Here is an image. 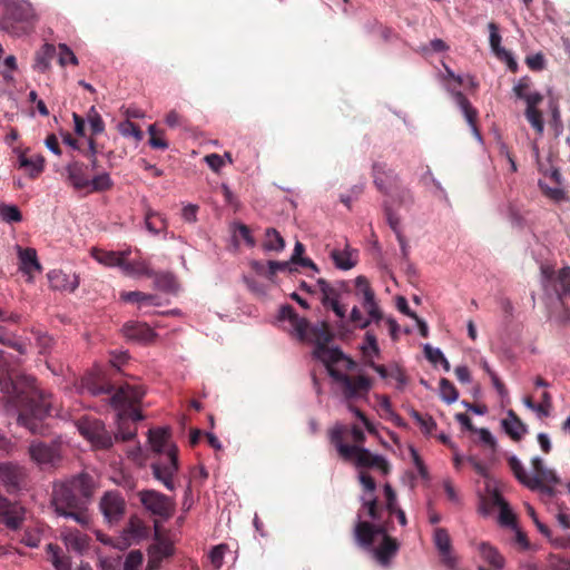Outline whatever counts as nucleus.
I'll use <instances>...</instances> for the list:
<instances>
[{
	"mask_svg": "<svg viewBox=\"0 0 570 570\" xmlns=\"http://www.w3.org/2000/svg\"><path fill=\"white\" fill-rule=\"evenodd\" d=\"M169 436L166 428L151 429L148 432V442L155 454L150 463L153 475L168 491H174L176 488L174 476L179 469L178 449L169 441Z\"/></svg>",
	"mask_w": 570,
	"mask_h": 570,
	"instance_id": "nucleus-5",
	"label": "nucleus"
},
{
	"mask_svg": "<svg viewBox=\"0 0 570 570\" xmlns=\"http://www.w3.org/2000/svg\"><path fill=\"white\" fill-rule=\"evenodd\" d=\"M118 130L124 137H134L137 141H140L144 137L142 131L139 126L131 122L130 120H125L119 122Z\"/></svg>",
	"mask_w": 570,
	"mask_h": 570,
	"instance_id": "nucleus-43",
	"label": "nucleus"
},
{
	"mask_svg": "<svg viewBox=\"0 0 570 570\" xmlns=\"http://www.w3.org/2000/svg\"><path fill=\"white\" fill-rule=\"evenodd\" d=\"M424 355L434 365L440 363V361L444 357L440 348H434L429 344L424 346Z\"/></svg>",
	"mask_w": 570,
	"mask_h": 570,
	"instance_id": "nucleus-61",
	"label": "nucleus"
},
{
	"mask_svg": "<svg viewBox=\"0 0 570 570\" xmlns=\"http://www.w3.org/2000/svg\"><path fill=\"white\" fill-rule=\"evenodd\" d=\"M507 434L514 441H519L528 432L527 425L521 421L513 410L508 411V416L502 421Z\"/></svg>",
	"mask_w": 570,
	"mask_h": 570,
	"instance_id": "nucleus-23",
	"label": "nucleus"
},
{
	"mask_svg": "<svg viewBox=\"0 0 570 570\" xmlns=\"http://www.w3.org/2000/svg\"><path fill=\"white\" fill-rule=\"evenodd\" d=\"M35 12L27 1H13L6 6L2 27L16 35L27 33L32 28Z\"/></svg>",
	"mask_w": 570,
	"mask_h": 570,
	"instance_id": "nucleus-8",
	"label": "nucleus"
},
{
	"mask_svg": "<svg viewBox=\"0 0 570 570\" xmlns=\"http://www.w3.org/2000/svg\"><path fill=\"white\" fill-rule=\"evenodd\" d=\"M542 286L546 295L553 296L560 311L550 312L549 317L559 324H567L570 320V311L563 303V297H570V267L566 266L556 272L552 267L542 265Z\"/></svg>",
	"mask_w": 570,
	"mask_h": 570,
	"instance_id": "nucleus-7",
	"label": "nucleus"
},
{
	"mask_svg": "<svg viewBox=\"0 0 570 570\" xmlns=\"http://www.w3.org/2000/svg\"><path fill=\"white\" fill-rule=\"evenodd\" d=\"M67 183L73 187L75 190H87L90 181L89 167L78 160L70 161L66 166Z\"/></svg>",
	"mask_w": 570,
	"mask_h": 570,
	"instance_id": "nucleus-17",
	"label": "nucleus"
},
{
	"mask_svg": "<svg viewBox=\"0 0 570 570\" xmlns=\"http://www.w3.org/2000/svg\"><path fill=\"white\" fill-rule=\"evenodd\" d=\"M373 181L375 187L383 194H387L396 180L394 173L386 168L385 164L373 165Z\"/></svg>",
	"mask_w": 570,
	"mask_h": 570,
	"instance_id": "nucleus-21",
	"label": "nucleus"
},
{
	"mask_svg": "<svg viewBox=\"0 0 570 570\" xmlns=\"http://www.w3.org/2000/svg\"><path fill=\"white\" fill-rule=\"evenodd\" d=\"M165 122L170 128H175L178 126H183V127L187 126V120L181 115H179L176 110H170L166 115Z\"/></svg>",
	"mask_w": 570,
	"mask_h": 570,
	"instance_id": "nucleus-58",
	"label": "nucleus"
},
{
	"mask_svg": "<svg viewBox=\"0 0 570 570\" xmlns=\"http://www.w3.org/2000/svg\"><path fill=\"white\" fill-rule=\"evenodd\" d=\"M121 331L126 338L139 343H149L156 337L155 332L148 324L136 321L125 323Z\"/></svg>",
	"mask_w": 570,
	"mask_h": 570,
	"instance_id": "nucleus-19",
	"label": "nucleus"
},
{
	"mask_svg": "<svg viewBox=\"0 0 570 570\" xmlns=\"http://www.w3.org/2000/svg\"><path fill=\"white\" fill-rule=\"evenodd\" d=\"M440 394L444 402L451 404L459 397V392L448 379H441L440 381Z\"/></svg>",
	"mask_w": 570,
	"mask_h": 570,
	"instance_id": "nucleus-40",
	"label": "nucleus"
},
{
	"mask_svg": "<svg viewBox=\"0 0 570 570\" xmlns=\"http://www.w3.org/2000/svg\"><path fill=\"white\" fill-rule=\"evenodd\" d=\"M149 145L154 149H167L168 142L163 138L164 131H158L156 125L153 124L148 127Z\"/></svg>",
	"mask_w": 570,
	"mask_h": 570,
	"instance_id": "nucleus-45",
	"label": "nucleus"
},
{
	"mask_svg": "<svg viewBox=\"0 0 570 570\" xmlns=\"http://www.w3.org/2000/svg\"><path fill=\"white\" fill-rule=\"evenodd\" d=\"M539 186L542 193L556 203H560L567 199L566 193L560 187H549L544 183L539 181Z\"/></svg>",
	"mask_w": 570,
	"mask_h": 570,
	"instance_id": "nucleus-47",
	"label": "nucleus"
},
{
	"mask_svg": "<svg viewBox=\"0 0 570 570\" xmlns=\"http://www.w3.org/2000/svg\"><path fill=\"white\" fill-rule=\"evenodd\" d=\"M355 295L362 297L363 307L376 302L375 293L372 289L368 279L363 275L355 278Z\"/></svg>",
	"mask_w": 570,
	"mask_h": 570,
	"instance_id": "nucleus-32",
	"label": "nucleus"
},
{
	"mask_svg": "<svg viewBox=\"0 0 570 570\" xmlns=\"http://www.w3.org/2000/svg\"><path fill=\"white\" fill-rule=\"evenodd\" d=\"M291 264H292L291 261H288V262L268 261V279H273V277L278 272H285V271L292 272V268L289 266Z\"/></svg>",
	"mask_w": 570,
	"mask_h": 570,
	"instance_id": "nucleus-54",
	"label": "nucleus"
},
{
	"mask_svg": "<svg viewBox=\"0 0 570 570\" xmlns=\"http://www.w3.org/2000/svg\"><path fill=\"white\" fill-rule=\"evenodd\" d=\"M454 99H455L456 105L462 110L468 124L472 127V129L475 132H478V128H476L478 111H476V109L471 105V102L469 101L466 96L461 91H456L454 94Z\"/></svg>",
	"mask_w": 570,
	"mask_h": 570,
	"instance_id": "nucleus-30",
	"label": "nucleus"
},
{
	"mask_svg": "<svg viewBox=\"0 0 570 570\" xmlns=\"http://www.w3.org/2000/svg\"><path fill=\"white\" fill-rule=\"evenodd\" d=\"M476 433H479L480 441L491 448L493 451L495 450L497 442L491 432L488 429H476Z\"/></svg>",
	"mask_w": 570,
	"mask_h": 570,
	"instance_id": "nucleus-64",
	"label": "nucleus"
},
{
	"mask_svg": "<svg viewBox=\"0 0 570 570\" xmlns=\"http://www.w3.org/2000/svg\"><path fill=\"white\" fill-rule=\"evenodd\" d=\"M45 159L41 156L28 158L24 155L19 157V166L29 169L30 177L35 178L43 170Z\"/></svg>",
	"mask_w": 570,
	"mask_h": 570,
	"instance_id": "nucleus-37",
	"label": "nucleus"
},
{
	"mask_svg": "<svg viewBox=\"0 0 570 570\" xmlns=\"http://www.w3.org/2000/svg\"><path fill=\"white\" fill-rule=\"evenodd\" d=\"M525 63L531 70L539 71L544 68V58L541 53H535L533 56L527 57Z\"/></svg>",
	"mask_w": 570,
	"mask_h": 570,
	"instance_id": "nucleus-62",
	"label": "nucleus"
},
{
	"mask_svg": "<svg viewBox=\"0 0 570 570\" xmlns=\"http://www.w3.org/2000/svg\"><path fill=\"white\" fill-rule=\"evenodd\" d=\"M317 285L320 287V291L322 293V297H326L327 298H336L338 299V292L336 288H334L333 286H331L324 278H318L317 279Z\"/></svg>",
	"mask_w": 570,
	"mask_h": 570,
	"instance_id": "nucleus-59",
	"label": "nucleus"
},
{
	"mask_svg": "<svg viewBox=\"0 0 570 570\" xmlns=\"http://www.w3.org/2000/svg\"><path fill=\"white\" fill-rule=\"evenodd\" d=\"M125 532L131 538H141L145 533V527L140 521L131 520Z\"/></svg>",
	"mask_w": 570,
	"mask_h": 570,
	"instance_id": "nucleus-63",
	"label": "nucleus"
},
{
	"mask_svg": "<svg viewBox=\"0 0 570 570\" xmlns=\"http://www.w3.org/2000/svg\"><path fill=\"white\" fill-rule=\"evenodd\" d=\"M100 510L110 523L117 522L125 513V501L118 492H107L100 500Z\"/></svg>",
	"mask_w": 570,
	"mask_h": 570,
	"instance_id": "nucleus-16",
	"label": "nucleus"
},
{
	"mask_svg": "<svg viewBox=\"0 0 570 570\" xmlns=\"http://www.w3.org/2000/svg\"><path fill=\"white\" fill-rule=\"evenodd\" d=\"M56 52L57 50L53 45L45 43L36 53L33 68L41 72L47 71Z\"/></svg>",
	"mask_w": 570,
	"mask_h": 570,
	"instance_id": "nucleus-31",
	"label": "nucleus"
},
{
	"mask_svg": "<svg viewBox=\"0 0 570 570\" xmlns=\"http://www.w3.org/2000/svg\"><path fill=\"white\" fill-rule=\"evenodd\" d=\"M370 549L381 566L389 567L400 549V543L393 537H385L376 548L372 546Z\"/></svg>",
	"mask_w": 570,
	"mask_h": 570,
	"instance_id": "nucleus-20",
	"label": "nucleus"
},
{
	"mask_svg": "<svg viewBox=\"0 0 570 570\" xmlns=\"http://www.w3.org/2000/svg\"><path fill=\"white\" fill-rule=\"evenodd\" d=\"M279 320L288 321L301 341L311 342L315 346L316 341L313 340V331L321 325H325L327 328H330L325 322H321L314 326H311L309 322L306 318L298 316L294 307L291 305L281 306Z\"/></svg>",
	"mask_w": 570,
	"mask_h": 570,
	"instance_id": "nucleus-13",
	"label": "nucleus"
},
{
	"mask_svg": "<svg viewBox=\"0 0 570 570\" xmlns=\"http://www.w3.org/2000/svg\"><path fill=\"white\" fill-rule=\"evenodd\" d=\"M156 540L157 541L148 548V557L157 558L163 561L174 554L175 549L169 540L159 538L158 535Z\"/></svg>",
	"mask_w": 570,
	"mask_h": 570,
	"instance_id": "nucleus-33",
	"label": "nucleus"
},
{
	"mask_svg": "<svg viewBox=\"0 0 570 570\" xmlns=\"http://www.w3.org/2000/svg\"><path fill=\"white\" fill-rule=\"evenodd\" d=\"M0 484L8 494H17L27 487L26 469L12 462L0 463Z\"/></svg>",
	"mask_w": 570,
	"mask_h": 570,
	"instance_id": "nucleus-12",
	"label": "nucleus"
},
{
	"mask_svg": "<svg viewBox=\"0 0 570 570\" xmlns=\"http://www.w3.org/2000/svg\"><path fill=\"white\" fill-rule=\"evenodd\" d=\"M534 475H530L528 488L532 491H539L543 497L552 498L556 494L553 485L560 483L559 476L553 470L544 466L543 460L535 456L531 460Z\"/></svg>",
	"mask_w": 570,
	"mask_h": 570,
	"instance_id": "nucleus-9",
	"label": "nucleus"
},
{
	"mask_svg": "<svg viewBox=\"0 0 570 570\" xmlns=\"http://www.w3.org/2000/svg\"><path fill=\"white\" fill-rule=\"evenodd\" d=\"M128 360L129 354L127 352H112L110 354L109 363L115 370L120 371L121 366L125 365Z\"/></svg>",
	"mask_w": 570,
	"mask_h": 570,
	"instance_id": "nucleus-57",
	"label": "nucleus"
},
{
	"mask_svg": "<svg viewBox=\"0 0 570 570\" xmlns=\"http://www.w3.org/2000/svg\"><path fill=\"white\" fill-rule=\"evenodd\" d=\"M266 239L263 244L264 249L281 252L285 247V240L275 228L266 229Z\"/></svg>",
	"mask_w": 570,
	"mask_h": 570,
	"instance_id": "nucleus-36",
	"label": "nucleus"
},
{
	"mask_svg": "<svg viewBox=\"0 0 570 570\" xmlns=\"http://www.w3.org/2000/svg\"><path fill=\"white\" fill-rule=\"evenodd\" d=\"M493 503L500 508L499 521L502 525L515 528L517 520L515 515L510 509L508 502L502 498L501 494L494 493Z\"/></svg>",
	"mask_w": 570,
	"mask_h": 570,
	"instance_id": "nucleus-34",
	"label": "nucleus"
},
{
	"mask_svg": "<svg viewBox=\"0 0 570 570\" xmlns=\"http://www.w3.org/2000/svg\"><path fill=\"white\" fill-rule=\"evenodd\" d=\"M389 527L386 523H370L358 520L354 528V537L358 546L368 549L374 544L377 535L385 538L389 535Z\"/></svg>",
	"mask_w": 570,
	"mask_h": 570,
	"instance_id": "nucleus-14",
	"label": "nucleus"
},
{
	"mask_svg": "<svg viewBox=\"0 0 570 570\" xmlns=\"http://www.w3.org/2000/svg\"><path fill=\"white\" fill-rule=\"evenodd\" d=\"M553 403L552 396L549 392L541 394V402L537 404V413L540 417H548L551 414Z\"/></svg>",
	"mask_w": 570,
	"mask_h": 570,
	"instance_id": "nucleus-46",
	"label": "nucleus"
},
{
	"mask_svg": "<svg viewBox=\"0 0 570 570\" xmlns=\"http://www.w3.org/2000/svg\"><path fill=\"white\" fill-rule=\"evenodd\" d=\"M61 442H32L29 446L31 460L41 469L56 468L62 459Z\"/></svg>",
	"mask_w": 570,
	"mask_h": 570,
	"instance_id": "nucleus-11",
	"label": "nucleus"
},
{
	"mask_svg": "<svg viewBox=\"0 0 570 570\" xmlns=\"http://www.w3.org/2000/svg\"><path fill=\"white\" fill-rule=\"evenodd\" d=\"M333 334L325 325H321L313 331V340L316 341L313 356L320 360L328 372V375L338 384L345 401L361 399L367 395L371 390V380L364 375L351 376L335 367L343 363L346 371H354L356 363L347 357L338 347H330L328 343L333 340Z\"/></svg>",
	"mask_w": 570,
	"mask_h": 570,
	"instance_id": "nucleus-3",
	"label": "nucleus"
},
{
	"mask_svg": "<svg viewBox=\"0 0 570 570\" xmlns=\"http://www.w3.org/2000/svg\"><path fill=\"white\" fill-rule=\"evenodd\" d=\"M508 465L513 472L517 480L528 488L530 475L524 470L520 460L517 456L512 455L508 458Z\"/></svg>",
	"mask_w": 570,
	"mask_h": 570,
	"instance_id": "nucleus-39",
	"label": "nucleus"
},
{
	"mask_svg": "<svg viewBox=\"0 0 570 570\" xmlns=\"http://www.w3.org/2000/svg\"><path fill=\"white\" fill-rule=\"evenodd\" d=\"M0 218L8 224L19 223L22 214L16 205H0Z\"/></svg>",
	"mask_w": 570,
	"mask_h": 570,
	"instance_id": "nucleus-41",
	"label": "nucleus"
},
{
	"mask_svg": "<svg viewBox=\"0 0 570 570\" xmlns=\"http://www.w3.org/2000/svg\"><path fill=\"white\" fill-rule=\"evenodd\" d=\"M531 79L529 77H522L518 83L513 87V92L519 99H524L530 92Z\"/></svg>",
	"mask_w": 570,
	"mask_h": 570,
	"instance_id": "nucleus-52",
	"label": "nucleus"
},
{
	"mask_svg": "<svg viewBox=\"0 0 570 570\" xmlns=\"http://www.w3.org/2000/svg\"><path fill=\"white\" fill-rule=\"evenodd\" d=\"M144 557L141 551L132 550L130 551L125 560V568L137 570L139 566L142 563Z\"/></svg>",
	"mask_w": 570,
	"mask_h": 570,
	"instance_id": "nucleus-53",
	"label": "nucleus"
},
{
	"mask_svg": "<svg viewBox=\"0 0 570 570\" xmlns=\"http://www.w3.org/2000/svg\"><path fill=\"white\" fill-rule=\"evenodd\" d=\"M138 498L142 507L153 515L160 520H168L175 513V501L156 490H141Z\"/></svg>",
	"mask_w": 570,
	"mask_h": 570,
	"instance_id": "nucleus-10",
	"label": "nucleus"
},
{
	"mask_svg": "<svg viewBox=\"0 0 570 570\" xmlns=\"http://www.w3.org/2000/svg\"><path fill=\"white\" fill-rule=\"evenodd\" d=\"M351 322L355 324L356 327L361 330H365L370 326L371 320H366L363 317L360 308L357 306H354L351 311L350 315Z\"/></svg>",
	"mask_w": 570,
	"mask_h": 570,
	"instance_id": "nucleus-55",
	"label": "nucleus"
},
{
	"mask_svg": "<svg viewBox=\"0 0 570 570\" xmlns=\"http://www.w3.org/2000/svg\"><path fill=\"white\" fill-rule=\"evenodd\" d=\"M50 285L53 289L75 292L79 286V282L75 276L69 279L68 275L60 271H52L48 274Z\"/></svg>",
	"mask_w": 570,
	"mask_h": 570,
	"instance_id": "nucleus-27",
	"label": "nucleus"
},
{
	"mask_svg": "<svg viewBox=\"0 0 570 570\" xmlns=\"http://www.w3.org/2000/svg\"><path fill=\"white\" fill-rule=\"evenodd\" d=\"M82 387L92 395L110 394L114 392V385L107 375L100 371L87 374L82 379Z\"/></svg>",
	"mask_w": 570,
	"mask_h": 570,
	"instance_id": "nucleus-18",
	"label": "nucleus"
},
{
	"mask_svg": "<svg viewBox=\"0 0 570 570\" xmlns=\"http://www.w3.org/2000/svg\"><path fill=\"white\" fill-rule=\"evenodd\" d=\"M358 481L366 492H370L372 494L376 490L375 480L367 472L361 471L358 473Z\"/></svg>",
	"mask_w": 570,
	"mask_h": 570,
	"instance_id": "nucleus-60",
	"label": "nucleus"
},
{
	"mask_svg": "<svg viewBox=\"0 0 570 570\" xmlns=\"http://www.w3.org/2000/svg\"><path fill=\"white\" fill-rule=\"evenodd\" d=\"M127 257H128V255L122 256V264L120 265L121 271L126 275L146 276V277H153L155 275L146 261L135 259V261L128 262Z\"/></svg>",
	"mask_w": 570,
	"mask_h": 570,
	"instance_id": "nucleus-26",
	"label": "nucleus"
},
{
	"mask_svg": "<svg viewBox=\"0 0 570 570\" xmlns=\"http://www.w3.org/2000/svg\"><path fill=\"white\" fill-rule=\"evenodd\" d=\"M141 385L124 384L112 393L111 406L118 411V431L112 435L106 430L105 424L95 417L82 416L77 421L79 433L97 449H109L114 440L129 441L136 436L137 429L128 424V420L137 422L142 420V414L137 405L145 396Z\"/></svg>",
	"mask_w": 570,
	"mask_h": 570,
	"instance_id": "nucleus-1",
	"label": "nucleus"
},
{
	"mask_svg": "<svg viewBox=\"0 0 570 570\" xmlns=\"http://www.w3.org/2000/svg\"><path fill=\"white\" fill-rule=\"evenodd\" d=\"M331 258L335 266L340 269L347 271L354 267L355 262L352 259V254L348 250L333 249Z\"/></svg>",
	"mask_w": 570,
	"mask_h": 570,
	"instance_id": "nucleus-38",
	"label": "nucleus"
},
{
	"mask_svg": "<svg viewBox=\"0 0 570 570\" xmlns=\"http://www.w3.org/2000/svg\"><path fill=\"white\" fill-rule=\"evenodd\" d=\"M18 256L20 261V269L26 274H32L33 272H40L41 265L37 257L35 248L27 247L22 248L18 246Z\"/></svg>",
	"mask_w": 570,
	"mask_h": 570,
	"instance_id": "nucleus-24",
	"label": "nucleus"
},
{
	"mask_svg": "<svg viewBox=\"0 0 570 570\" xmlns=\"http://www.w3.org/2000/svg\"><path fill=\"white\" fill-rule=\"evenodd\" d=\"M68 62L78 65V59L72 50L65 43L59 45V63L63 67Z\"/></svg>",
	"mask_w": 570,
	"mask_h": 570,
	"instance_id": "nucleus-50",
	"label": "nucleus"
},
{
	"mask_svg": "<svg viewBox=\"0 0 570 570\" xmlns=\"http://www.w3.org/2000/svg\"><path fill=\"white\" fill-rule=\"evenodd\" d=\"M145 225L149 233L158 235L167 230V219L158 212L147 208L145 212Z\"/></svg>",
	"mask_w": 570,
	"mask_h": 570,
	"instance_id": "nucleus-29",
	"label": "nucleus"
},
{
	"mask_svg": "<svg viewBox=\"0 0 570 570\" xmlns=\"http://www.w3.org/2000/svg\"><path fill=\"white\" fill-rule=\"evenodd\" d=\"M92 493L91 476L80 474L55 487L52 504L58 514L71 518L82 527H88L91 520L87 504Z\"/></svg>",
	"mask_w": 570,
	"mask_h": 570,
	"instance_id": "nucleus-4",
	"label": "nucleus"
},
{
	"mask_svg": "<svg viewBox=\"0 0 570 570\" xmlns=\"http://www.w3.org/2000/svg\"><path fill=\"white\" fill-rule=\"evenodd\" d=\"M0 391L18 410V423L40 433L41 421L53 411L52 395L41 390L35 377L18 373L1 375Z\"/></svg>",
	"mask_w": 570,
	"mask_h": 570,
	"instance_id": "nucleus-2",
	"label": "nucleus"
},
{
	"mask_svg": "<svg viewBox=\"0 0 570 570\" xmlns=\"http://www.w3.org/2000/svg\"><path fill=\"white\" fill-rule=\"evenodd\" d=\"M226 546L219 544L212 549L209 553L210 562L215 569H220L224 561Z\"/></svg>",
	"mask_w": 570,
	"mask_h": 570,
	"instance_id": "nucleus-51",
	"label": "nucleus"
},
{
	"mask_svg": "<svg viewBox=\"0 0 570 570\" xmlns=\"http://www.w3.org/2000/svg\"><path fill=\"white\" fill-rule=\"evenodd\" d=\"M120 298L127 303H137L139 307L159 305V297L157 295L139 291L122 292L120 294Z\"/></svg>",
	"mask_w": 570,
	"mask_h": 570,
	"instance_id": "nucleus-28",
	"label": "nucleus"
},
{
	"mask_svg": "<svg viewBox=\"0 0 570 570\" xmlns=\"http://www.w3.org/2000/svg\"><path fill=\"white\" fill-rule=\"evenodd\" d=\"M130 250L114 252L99 248L91 249V256L100 264L108 267H120L122 264V256L129 255Z\"/></svg>",
	"mask_w": 570,
	"mask_h": 570,
	"instance_id": "nucleus-25",
	"label": "nucleus"
},
{
	"mask_svg": "<svg viewBox=\"0 0 570 570\" xmlns=\"http://www.w3.org/2000/svg\"><path fill=\"white\" fill-rule=\"evenodd\" d=\"M91 135H99L105 130V122L96 108L92 106L87 115Z\"/></svg>",
	"mask_w": 570,
	"mask_h": 570,
	"instance_id": "nucleus-44",
	"label": "nucleus"
},
{
	"mask_svg": "<svg viewBox=\"0 0 570 570\" xmlns=\"http://www.w3.org/2000/svg\"><path fill=\"white\" fill-rule=\"evenodd\" d=\"M433 542L439 551L442 563L449 569L456 568L458 559L452 551V541L445 528H435L433 531Z\"/></svg>",
	"mask_w": 570,
	"mask_h": 570,
	"instance_id": "nucleus-15",
	"label": "nucleus"
},
{
	"mask_svg": "<svg viewBox=\"0 0 570 570\" xmlns=\"http://www.w3.org/2000/svg\"><path fill=\"white\" fill-rule=\"evenodd\" d=\"M346 432L347 426L343 424H336L330 431L331 443L336 448L344 461H351L360 469H376L383 475H387L391 472V464L384 456L374 454L364 446L345 443Z\"/></svg>",
	"mask_w": 570,
	"mask_h": 570,
	"instance_id": "nucleus-6",
	"label": "nucleus"
},
{
	"mask_svg": "<svg viewBox=\"0 0 570 570\" xmlns=\"http://www.w3.org/2000/svg\"><path fill=\"white\" fill-rule=\"evenodd\" d=\"M478 552L482 560L494 570H500L504 567L505 560L499 550L489 542H481L478 544Z\"/></svg>",
	"mask_w": 570,
	"mask_h": 570,
	"instance_id": "nucleus-22",
	"label": "nucleus"
},
{
	"mask_svg": "<svg viewBox=\"0 0 570 570\" xmlns=\"http://www.w3.org/2000/svg\"><path fill=\"white\" fill-rule=\"evenodd\" d=\"M524 115L532 128L541 135L544 129L542 112L538 108H525Z\"/></svg>",
	"mask_w": 570,
	"mask_h": 570,
	"instance_id": "nucleus-42",
	"label": "nucleus"
},
{
	"mask_svg": "<svg viewBox=\"0 0 570 570\" xmlns=\"http://www.w3.org/2000/svg\"><path fill=\"white\" fill-rule=\"evenodd\" d=\"M384 495L386 499L385 508H386L389 514L393 515L394 510L399 509V507H397L396 493L390 483H386L384 485Z\"/></svg>",
	"mask_w": 570,
	"mask_h": 570,
	"instance_id": "nucleus-49",
	"label": "nucleus"
},
{
	"mask_svg": "<svg viewBox=\"0 0 570 570\" xmlns=\"http://www.w3.org/2000/svg\"><path fill=\"white\" fill-rule=\"evenodd\" d=\"M114 183L107 173L99 174L92 178H90L89 186L87 187L86 193H100L111 189Z\"/></svg>",
	"mask_w": 570,
	"mask_h": 570,
	"instance_id": "nucleus-35",
	"label": "nucleus"
},
{
	"mask_svg": "<svg viewBox=\"0 0 570 570\" xmlns=\"http://www.w3.org/2000/svg\"><path fill=\"white\" fill-rule=\"evenodd\" d=\"M363 508L367 510V515L373 520L379 522L382 518V508L379 504V500L376 498H371L363 502Z\"/></svg>",
	"mask_w": 570,
	"mask_h": 570,
	"instance_id": "nucleus-48",
	"label": "nucleus"
},
{
	"mask_svg": "<svg viewBox=\"0 0 570 570\" xmlns=\"http://www.w3.org/2000/svg\"><path fill=\"white\" fill-rule=\"evenodd\" d=\"M410 453H411V458L413 460V463L419 472V474L423 478V479H426L429 478V472H428V469L423 462V460L421 459L419 452L413 448V446H410Z\"/></svg>",
	"mask_w": 570,
	"mask_h": 570,
	"instance_id": "nucleus-56",
	"label": "nucleus"
}]
</instances>
